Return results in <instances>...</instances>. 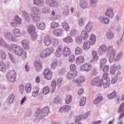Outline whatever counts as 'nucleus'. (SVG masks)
<instances>
[{
    "label": "nucleus",
    "mask_w": 124,
    "mask_h": 124,
    "mask_svg": "<svg viewBox=\"0 0 124 124\" xmlns=\"http://www.w3.org/2000/svg\"><path fill=\"white\" fill-rule=\"evenodd\" d=\"M10 51H13L17 56H22L23 55V59H27V52L23 50L22 47L18 46L17 45L12 44L11 48H9Z\"/></svg>",
    "instance_id": "obj_1"
},
{
    "label": "nucleus",
    "mask_w": 124,
    "mask_h": 124,
    "mask_svg": "<svg viewBox=\"0 0 124 124\" xmlns=\"http://www.w3.org/2000/svg\"><path fill=\"white\" fill-rule=\"evenodd\" d=\"M50 112V108L48 107H46L40 110L38 109L36 112V117H39V120H41L42 118L48 116L49 112Z\"/></svg>",
    "instance_id": "obj_2"
},
{
    "label": "nucleus",
    "mask_w": 124,
    "mask_h": 124,
    "mask_svg": "<svg viewBox=\"0 0 124 124\" xmlns=\"http://www.w3.org/2000/svg\"><path fill=\"white\" fill-rule=\"evenodd\" d=\"M96 39L95 36L93 34H92L90 37V40L87 42H84L83 43V49L84 50H88L91 48V46H93V44L95 43Z\"/></svg>",
    "instance_id": "obj_3"
},
{
    "label": "nucleus",
    "mask_w": 124,
    "mask_h": 124,
    "mask_svg": "<svg viewBox=\"0 0 124 124\" xmlns=\"http://www.w3.org/2000/svg\"><path fill=\"white\" fill-rule=\"evenodd\" d=\"M16 72L14 70L10 71L6 74V78L11 83H14L16 81Z\"/></svg>",
    "instance_id": "obj_4"
},
{
    "label": "nucleus",
    "mask_w": 124,
    "mask_h": 124,
    "mask_svg": "<svg viewBox=\"0 0 124 124\" xmlns=\"http://www.w3.org/2000/svg\"><path fill=\"white\" fill-rule=\"evenodd\" d=\"M53 53H54L53 48H47L41 52L40 56L42 59L47 58V57H48V56H50Z\"/></svg>",
    "instance_id": "obj_5"
},
{
    "label": "nucleus",
    "mask_w": 124,
    "mask_h": 124,
    "mask_svg": "<svg viewBox=\"0 0 124 124\" xmlns=\"http://www.w3.org/2000/svg\"><path fill=\"white\" fill-rule=\"evenodd\" d=\"M62 82V78H58L57 82L55 79L53 80L51 82V92L52 93H55V91H56V87H60L61 84Z\"/></svg>",
    "instance_id": "obj_6"
},
{
    "label": "nucleus",
    "mask_w": 124,
    "mask_h": 124,
    "mask_svg": "<svg viewBox=\"0 0 124 124\" xmlns=\"http://www.w3.org/2000/svg\"><path fill=\"white\" fill-rule=\"evenodd\" d=\"M46 3L48 6H50V7H55L57 8L59 6L58 1L55 0H46Z\"/></svg>",
    "instance_id": "obj_7"
},
{
    "label": "nucleus",
    "mask_w": 124,
    "mask_h": 124,
    "mask_svg": "<svg viewBox=\"0 0 124 124\" xmlns=\"http://www.w3.org/2000/svg\"><path fill=\"white\" fill-rule=\"evenodd\" d=\"M102 82H103V79H100L99 77H97L93 78L91 81L92 86H100V85H102Z\"/></svg>",
    "instance_id": "obj_8"
},
{
    "label": "nucleus",
    "mask_w": 124,
    "mask_h": 124,
    "mask_svg": "<svg viewBox=\"0 0 124 124\" xmlns=\"http://www.w3.org/2000/svg\"><path fill=\"white\" fill-rule=\"evenodd\" d=\"M4 36L6 39L9 40V41H14V42H15V41H16L17 40L16 38L13 36V34H12V33H11V32H6L5 33Z\"/></svg>",
    "instance_id": "obj_9"
},
{
    "label": "nucleus",
    "mask_w": 124,
    "mask_h": 124,
    "mask_svg": "<svg viewBox=\"0 0 124 124\" xmlns=\"http://www.w3.org/2000/svg\"><path fill=\"white\" fill-rule=\"evenodd\" d=\"M73 81L74 83H77V85L78 87H81V86H82V83L85 82V78L82 76H80L77 78L74 79Z\"/></svg>",
    "instance_id": "obj_10"
},
{
    "label": "nucleus",
    "mask_w": 124,
    "mask_h": 124,
    "mask_svg": "<svg viewBox=\"0 0 124 124\" xmlns=\"http://www.w3.org/2000/svg\"><path fill=\"white\" fill-rule=\"evenodd\" d=\"M43 74L44 77H45V78H46V79L47 80H51V79H52V77H53L52 71H51V70H50L49 69H45Z\"/></svg>",
    "instance_id": "obj_11"
},
{
    "label": "nucleus",
    "mask_w": 124,
    "mask_h": 124,
    "mask_svg": "<svg viewBox=\"0 0 124 124\" xmlns=\"http://www.w3.org/2000/svg\"><path fill=\"white\" fill-rule=\"evenodd\" d=\"M118 113H120V116L118 120H121V119H124V102L122 103L120 105V107L119 109Z\"/></svg>",
    "instance_id": "obj_12"
},
{
    "label": "nucleus",
    "mask_w": 124,
    "mask_h": 124,
    "mask_svg": "<svg viewBox=\"0 0 124 124\" xmlns=\"http://www.w3.org/2000/svg\"><path fill=\"white\" fill-rule=\"evenodd\" d=\"M108 49V47L105 45H101L98 48V52L99 53V55H103L105 54V52L107 51Z\"/></svg>",
    "instance_id": "obj_13"
},
{
    "label": "nucleus",
    "mask_w": 124,
    "mask_h": 124,
    "mask_svg": "<svg viewBox=\"0 0 124 124\" xmlns=\"http://www.w3.org/2000/svg\"><path fill=\"white\" fill-rule=\"evenodd\" d=\"M63 46L62 45L59 46L57 49V51L55 52V56L60 58L62 55V53H63Z\"/></svg>",
    "instance_id": "obj_14"
},
{
    "label": "nucleus",
    "mask_w": 124,
    "mask_h": 124,
    "mask_svg": "<svg viewBox=\"0 0 124 124\" xmlns=\"http://www.w3.org/2000/svg\"><path fill=\"white\" fill-rule=\"evenodd\" d=\"M34 65L35 67V70L37 71L38 72H39L40 70H41V69L42 68V62H41L38 61H35Z\"/></svg>",
    "instance_id": "obj_15"
},
{
    "label": "nucleus",
    "mask_w": 124,
    "mask_h": 124,
    "mask_svg": "<svg viewBox=\"0 0 124 124\" xmlns=\"http://www.w3.org/2000/svg\"><path fill=\"white\" fill-rule=\"evenodd\" d=\"M98 19L100 22L103 23V24H105V25H108L110 22L109 18L106 16H100Z\"/></svg>",
    "instance_id": "obj_16"
},
{
    "label": "nucleus",
    "mask_w": 124,
    "mask_h": 124,
    "mask_svg": "<svg viewBox=\"0 0 124 124\" xmlns=\"http://www.w3.org/2000/svg\"><path fill=\"white\" fill-rule=\"evenodd\" d=\"M21 43L24 49L28 50V49L30 48V41H29V40L25 39L22 41Z\"/></svg>",
    "instance_id": "obj_17"
},
{
    "label": "nucleus",
    "mask_w": 124,
    "mask_h": 124,
    "mask_svg": "<svg viewBox=\"0 0 124 124\" xmlns=\"http://www.w3.org/2000/svg\"><path fill=\"white\" fill-rule=\"evenodd\" d=\"M53 33L56 36H62L63 34V30L62 29H55L53 31Z\"/></svg>",
    "instance_id": "obj_18"
},
{
    "label": "nucleus",
    "mask_w": 124,
    "mask_h": 124,
    "mask_svg": "<svg viewBox=\"0 0 124 124\" xmlns=\"http://www.w3.org/2000/svg\"><path fill=\"white\" fill-rule=\"evenodd\" d=\"M13 33L15 37H21L22 36V32H21L19 29L17 28L14 29L13 30Z\"/></svg>",
    "instance_id": "obj_19"
},
{
    "label": "nucleus",
    "mask_w": 124,
    "mask_h": 124,
    "mask_svg": "<svg viewBox=\"0 0 124 124\" xmlns=\"http://www.w3.org/2000/svg\"><path fill=\"white\" fill-rule=\"evenodd\" d=\"M81 71H90L92 69V65L89 64H85L80 67Z\"/></svg>",
    "instance_id": "obj_20"
},
{
    "label": "nucleus",
    "mask_w": 124,
    "mask_h": 124,
    "mask_svg": "<svg viewBox=\"0 0 124 124\" xmlns=\"http://www.w3.org/2000/svg\"><path fill=\"white\" fill-rule=\"evenodd\" d=\"M93 22L90 21L85 26V31H87V32H90L92 31V30H93Z\"/></svg>",
    "instance_id": "obj_21"
},
{
    "label": "nucleus",
    "mask_w": 124,
    "mask_h": 124,
    "mask_svg": "<svg viewBox=\"0 0 124 124\" xmlns=\"http://www.w3.org/2000/svg\"><path fill=\"white\" fill-rule=\"evenodd\" d=\"M106 16L109 17V18H114V12L112 9H108L106 12Z\"/></svg>",
    "instance_id": "obj_22"
},
{
    "label": "nucleus",
    "mask_w": 124,
    "mask_h": 124,
    "mask_svg": "<svg viewBox=\"0 0 124 124\" xmlns=\"http://www.w3.org/2000/svg\"><path fill=\"white\" fill-rule=\"evenodd\" d=\"M34 4L38 7H42L44 5V0H34Z\"/></svg>",
    "instance_id": "obj_23"
},
{
    "label": "nucleus",
    "mask_w": 124,
    "mask_h": 124,
    "mask_svg": "<svg viewBox=\"0 0 124 124\" xmlns=\"http://www.w3.org/2000/svg\"><path fill=\"white\" fill-rule=\"evenodd\" d=\"M41 14L38 15H33L32 14H31V18L33 21V22H39L40 21V15Z\"/></svg>",
    "instance_id": "obj_24"
},
{
    "label": "nucleus",
    "mask_w": 124,
    "mask_h": 124,
    "mask_svg": "<svg viewBox=\"0 0 124 124\" xmlns=\"http://www.w3.org/2000/svg\"><path fill=\"white\" fill-rule=\"evenodd\" d=\"M107 51H108V54L109 55H112L113 56H116V50H114L113 46H109L108 47Z\"/></svg>",
    "instance_id": "obj_25"
},
{
    "label": "nucleus",
    "mask_w": 124,
    "mask_h": 124,
    "mask_svg": "<svg viewBox=\"0 0 124 124\" xmlns=\"http://www.w3.org/2000/svg\"><path fill=\"white\" fill-rule=\"evenodd\" d=\"M76 72L71 71L68 73L67 75V78L69 80H70V79H72V78H74V77H76Z\"/></svg>",
    "instance_id": "obj_26"
},
{
    "label": "nucleus",
    "mask_w": 124,
    "mask_h": 124,
    "mask_svg": "<svg viewBox=\"0 0 124 124\" xmlns=\"http://www.w3.org/2000/svg\"><path fill=\"white\" fill-rule=\"evenodd\" d=\"M102 99H103V96L99 94L98 96L94 100L93 103V104H98Z\"/></svg>",
    "instance_id": "obj_27"
},
{
    "label": "nucleus",
    "mask_w": 124,
    "mask_h": 124,
    "mask_svg": "<svg viewBox=\"0 0 124 124\" xmlns=\"http://www.w3.org/2000/svg\"><path fill=\"white\" fill-rule=\"evenodd\" d=\"M51 42L52 39H51V37H50L49 36H47L45 38L44 43L46 46H49V45L51 44Z\"/></svg>",
    "instance_id": "obj_28"
},
{
    "label": "nucleus",
    "mask_w": 124,
    "mask_h": 124,
    "mask_svg": "<svg viewBox=\"0 0 124 124\" xmlns=\"http://www.w3.org/2000/svg\"><path fill=\"white\" fill-rule=\"evenodd\" d=\"M31 11L33 13V15H36L39 14H41V12H40V10L38 7H33L31 8Z\"/></svg>",
    "instance_id": "obj_29"
},
{
    "label": "nucleus",
    "mask_w": 124,
    "mask_h": 124,
    "mask_svg": "<svg viewBox=\"0 0 124 124\" xmlns=\"http://www.w3.org/2000/svg\"><path fill=\"white\" fill-rule=\"evenodd\" d=\"M23 18L26 22H30L31 21V17H30V15L29 14L27 13L26 11H24L22 12Z\"/></svg>",
    "instance_id": "obj_30"
},
{
    "label": "nucleus",
    "mask_w": 124,
    "mask_h": 124,
    "mask_svg": "<svg viewBox=\"0 0 124 124\" xmlns=\"http://www.w3.org/2000/svg\"><path fill=\"white\" fill-rule=\"evenodd\" d=\"M15 98V96H14V94H11L7 99V102L9 104H11L14 102V99Z\"/></svg>",
    "instance_id": "obj_31"
},
{
    "label": "nucleus",
    "mask_w": 124,
    "mask_h": 124,
    "mask_svg": "<svg viewBox=\"0 0 124 124\" xmlns=\"http://www.w3.org/2000/svg\"><path fill=\"white\" fill-rule=\"evenodd\" d=\"M80 37H81L82 39H84V40H86V39H87L89 37V35L88 34V31L82 30L81 31Z\"/></svg>",
    "instance_id": "obj_32"
},
{
    "label": "nucleus",
    "mask_w": 124,
    "mask_h": 124,
    "mask_svg": "<svg viewBox=\"0 0 124 124\" xmlns=\"http://www.w3.org/2000/svg\"><path fill=\"white\" fill-rule=\"evenodd\" d=\"M80 5L81 8H83V9H86V8H88V7H89L88 2L84 0H81L80 1Z\"/></svg>",
    "instance_id": "obj_33"
},
{
    "label": "nucleus",
    "mask_w": 124,
    "mask_h": 124,
    "mask_svg": "<svg viewBox=\"0 0 124 124\" xmlns=\"http://www.w3.org/2000/svg\"><path fill=\"white\" fill-rule=\"evenodd\" d=\"M28 32L30 34L35 32V27L33 25H30L28 26Z\"/></svg>",
    "instance_id": "obj_34"
},
{
    "label": "nucleus",
    "mask_w": 124,
    "mask_h": 124,
    "mask_svg": "<svg viewBox=\"0 0 124 124\" xmlns=\"http://www.w3.org/2000/svg\"><path fill=\"white\" fill-rule=\"evenodd\" d=\"M70 48L68 47H65L63 49V54L64 57H68L70 55Z\"/></svg>",
    "instance_id": "obj_35"
},
{
    "label": "nucleus",
    "mask_w": 124,
    "mask_h": 124,
    "mask_svg": "<svg viewBox=\"0 0 124 124\" xmlns=\"http://www.w3.org/2000/svg\"><path fill=\"white\" fill-rule=\"evenodd\" d=\"M62 27L64 29V31H69V30H70V27L68 25V23L66 22H64L62 23Z\"/></svg>",
    "instance_id": "obj_36"
},
{
    "label": "nucleus",
    "mask_w": 124,
    "mask_h": 124,
    "mask_svg": "<svg viewBox=\"0 0 124 124\" xmlns=\"http://www.w3.org/2000/svg\"><path fill=\"white\" fill-rule=\"evenodd\" d=\"M0 46H2L5 48H9V45H8L7 43L4 41V40L1 38H0Z\"/></svg>",
    "instance_id": "obj_37"
},
{
    "label": "nucleus",
    "mask_w": 124,
    "mask_h": 124,
    "mask_svg": "<svg viewBox=\"0 0 124 124\" xmlns=\"http://www.w3.org/2000/svg\"><path fill=\"white\" fill-rule=\"evenodd\" d=\"M120 66H118V67H117L116 65H113L110 68V74L112 75L115 74L116 71L117 70V69H118V67H120Z\"/></svg>",
    "instance_id": "obj_38"
},
{
    "label": "nucleus",
    "mask_w": 124,
    "mask_h": 124,
    "mask_svg": "<svg viewBox=\"0 0 124 124\" xmlns=\"http://www.w3.org/2000/svg\"><path fill=\"white\" fill-rule=\"evenodd\" d=\"M92 54L93 56L92 59L93 62H96L97 61H98V56H97V52L95 50H93Z\"/></svg>",
    "instance_id": "obj_39"
},
{
    "label": "nucleus",
    "mask_w": 124,
    "mask_h": 124,
    "mask_svg": "<svg viewBox=\"0 0 124 124\" xmlns=\"http://www.w3.org/2000/svg\"><path fill=\"white\" fill-rule=\"evenodd\" d=\"M115 34L114 32L112 31H108L106 33V36L108 39H112V38H114Z\"/></svg>",
    "instance_id": "obj_40"
},
{
    "label": "nucleus",
    "mask_w": 124,
    "mask_h": 124,
    "mask_svg": "<svg viewBox=\"0 0 124 124\" xmlns=\"http://www.w3.org/2000/svg\"><path fill=\"white\" fill-rule=\"evenodd\" d=\"M36 26L39 30H41V31L45 30V23H37Z\"/></svg>",
    "instance_id": "obj_41"
},
{
    "label": "nucleus",
    "mask_w": 124,
    "mask_h": 124,
    "mask_svg": "<svg viewBox=\"0 0 124 124\" xmlns=\"http://www.w3.org/2000/svg\"><path fill=\"white\" fill-rule=\"evenodd\" d=\"M42 12L45 14H49V13L51 12V11L50 10V8L46 6L43 7V8L42 9Z\"/></svg>",
    "instance_id": "obj_42"
},
{
    "label": "nucleus",
    "mask_w": 124,
    "mask_h": 124,
    "mask_svg": "<svg viewBox=\"0 0 124 124\" xmlns=\"http://www.w3.org/2000/svg\"><path fill=\"white\" fill-rule=\"evenodd\" d=\"M65 43H72L73 42V39L70 36H68L63 40Z\"/></svg>",
    "instance_id": "obj_43"
},
{
    "label": "nucleus",
    "mask_w": 124,
    "mask_h": 124,
    "mask_svg": "<svg viewBox=\"0 0 124 124\" xmlns=\"http://www.w3.org/2000/svg\"><path fill=\"white\" fill-rule=\"evenodd\" d=\"M103 82H102V85H100V86H104V89H106L107 88H108L109 86H110V81H104L103 80Z\"/></svg>",
    "instance_id": "obj_44"
},
{
    "label": "nucleus",
    "mask_w": 124,
    "mask_h": 124,
    "mask_svg": "<svg viewBox=\"0 0 124 124\" xmlns=\"http://www.w3.org/2000/svg\"><path fill=\"white\" fill-rule=\"evenodd\" d=\"M7 67H8L6 66L3 62H0V71H4Z\"/></svg>",
    "instance_id": "obj_45"
},
{
    "label": "nucleus",
    "mask_w": 124,
    "mask_h": 124,
    "mask_svg": "<svg viewBox=\"0 0 124 124\" xmlns=\"http://www.w3.org/2000/svg\"><path fill=\"white\" fill-rule=\"evenodd\" d=\"M25 91L26 93H31V84L28 83L25 86Z\"/></svg>",
    "instance_id": "obj_46"
},
{
    "label": "nucleus",
    "mask_w": 124,
    "mask_h": 124,
    "mask_svg": "<svg viewBox=\"0 0 124 124\" xmlns=\"http://www.w3.org/2000/svg\"><path fill=\"white\" fill-rule=\"evenodd\" d=\"M30 35L31 36V39L32 41H35L37 40V37H38V35H37V34H36V32L32 33L31 34H30Z\"/></svg>",
    "instance_id": "obj_47"
},
{
    "label": "nucleus",
    "mask_w": 124,
    "mask_h": 124,
    "mask_svg": "<svg viewBox=\"0 0 124 124\" xmlns=\"http://www.w3.org/2000/svg\"><path fill=\"white\" fill-rule=\"evenodd\" d=\"M107 62V60L106 58H103L100 61V68H103L105 64Z\"/></svg>",
    "instance_id": "obj_48"
},
{
    "label": "nucleus",
    "mask_w": 124,
    "mask_h": 124,
    "mask_svg": "<svg viewBox=\"0 0 124 124\" xmlns=\"http://www.w3.org/2000/svg\"><path fill=\"white\" fill-rule=\"evenodd\" d=\"M15 22L17 25H21L22 23V19L18 16L15 17Z\"/></svg>",
    "instance_id": "obj_49"
},
{
    "label": "nucleus",
    "mask_w": 124,
    "mask_h": 124,
    "mask_svg": "<svg viewBox=\"0 0 124 124\" xmlns=\"http://www.w3.org/2000/svg\"><path fill=\"white\" fill-rule=\"evenodd\" d=\"M82 54V48L77 46L75 49L76 55H81Z\"/></svg>",
    "instance_id": "obj_50"
},
{
    "label": "nucleus",
    "mask_w": 124,
    "mask_h": 124,
    "mask_svg": "<svg viewBox=\"0 0 124 124\" xmlns=\"http://www.w3.org/2000/svg\"><path fill=\"white\" fill-rule=\"evenodd\" d=\"M77 62H81V63L85 62V59L82 56H79L77 57L76 60Z\"/></svg>",
    "instance_id": "obj_51"
},
{
    "label": "nucleus",
    "mask_w": 124,
    "mask_h": 124,
    "mask_svg": "<svg viewBox=\"0 0 124 124\" xmlns=\"http://www.w3.org/2000/svg\"><path fill=\"white\" fill-rule=\"evenodd\" d=\"M71 101H72V96L69 95H67L66 97V99H65V102L66 104H69V103H70Z\"/></svg>",
    "instance_id": "obj_52"
},
{
    "label": "nucleus",
    "mask_w": 124,
    "mask_h": 124,
    "mask_svg": "<svg viewBox=\"0 0 124 124\" xmlns=\"http://www.w3.org/2000/svg\"><path fill=\"white\" fill-rule=\"evenodd\" d=\"M85 23H86V21L85 19L81 18L78 20V24L80 27H83L85 25Z\"/></svg>",
    "instance_id": "obj_53"
},
{
    "label": "nucleus",
    "mask_w": 124,
    "mask_h": 124,
    "mask_svg": "<svg viewBox=\"0 0 124 124\" xmlns=\"http://www.w3.org/2000/svg\"><path fill=\"white\" fill-rule=\"evenodd\" d=\"M51 44L53 47H57L59 45V40L54 39L51 42Z\"/></svg>",
    "instance_id": "obj_54"
},
{
    "label": "nucleus",
    "mask_w": 124,
    "mask_h": 124,
    "mask_svg": "<svg viewBox=\"0 0 124 124\" xmlns=\"http://www.w3.org/2000/svg\"><path fill=\"white\" fill-rule=\"evenodd\" d=\"M116 95L117 93H116L115 91H114L113 93L108 95V98L109 99H112V98H114V97H116Z\"/></svg>",
    "instance_id": "obj_55"
},
{
    "label": "nucleus",
    "mask_w": 124,
    "mask_h": 124,
    "mask_svg": "<svg viewBox=\"0 0 124 124\" xmlns=\"http://www.w3.org/2000/svg\"><path fill=\"white\" fill-rule=\"evenodd\" d=\"M38 93H39V88H36L32 93V96L36 97L38 95Z\"/></svg>",
    "instance_id": "obj_56"
},
{
    "label": "nucleus",
    "mask_w": 124,
    "mask_h": 124,
    "mask_svg": "<svg viewBox=\"0 0 124 124\" xmlns=\"http://www.w3.org/2000/svg\"><path fill=\"white\" fill-rule=\"evenodd\" d=\"M0 55L2 59L5 60L6 59V53L3 50H0Z\"/></svg>",
    "instance_id": "obj_57"
},
{
    "label": "nucleus",
    "mask_w": 124,
    "mask_h": 124,
    "mask_svg": "<svg viewBox=\"0 0 124 124\" xmlns=\"http://www.w3.org/2000/svg\"><path fill=\"white\" fill-rule=\"evenodd\" d=\"M50 92V88L49 87L46 86L43 90V93L44 94H47V93H49Z\"/></svg>",
    "instance_id": "obj_58"
},
{
    "label": "nucleus",
    "mask_w": 124,
    "mask_h": 124,
    "mask_svg": "<svg viewBox=\"0 0 124 124\" xmlns=\"http://www.w3.org/2000/svg\"><path fill=\"white\" fill-rule=\"evenodd\" d=\"M85 104H86V97H83L80 100L79 105L80 106H84Z\"/></svg>",
    "instance_id": "obj_59"
},
{
    "label": "nucleus",
    "mask_w": 124,
    "mask_h": 124,
    "mask_svg": "<svg viewBox=\"0 0 124 124\" xmlns=\"http://www.w3.org/2000/svg\"><path fill=\"white\" fill-rule=\"evenodd\" d=\"M54 103H56V104L61 103V102H62V99H61L60 96H57L54 99Z\"/></svg>",
    "instance_id": "obj_60"
},
{
    "label": "nucleus",
    "mask_w": 124,
    "mask_h": 124,
    "mask_svg": "<svg viewBox=\"0 0 124 124\" xmlns=\"http://www.w3.org/2000/svg\"><path fill=\"white\" fill-rule=\"evenodd\" d=\"M50 27L52 29H55L59 27V23L56 22H52L50 24Z\"/></svg>",
    "instance_id": "obj_61"
},
{
    "label": "nucleus",
    "mask_w": 124,
    "mask_h": 124,
    "mask_svg": "<svg viewBox=\"0 0 124 124\" xmlns=\"http://www.w3.org/2000/svg\"><path fill=\"white\" fill-rule=\"evenodd\" d=\"M90 73L92 76H95L97 75V69L96 68L92 69Z\"/></svg>",
    "instance_id": "obj_62"
},
{
    "label": "nucleus",
    "mask_w": 124,
    "mask_h": 124,
    "mask_svg": "<svg viewBox=\"0 0 124 124\" xmlns=\"http://www.w3.org/2000/svg\"><path fill=\"white\" fill-rule=\"evenodd\" d=\"M60 110H63V111H69V110H70V107L68 105H66L61 108Z\"/></svg>",
    "instance_id": "obj_63"
},
{
    "label": "nucleus",
    "mask_w": 124,
    "mask_h": 124,
    "mask_svg": "<svg viewBox=\"0 0 124 124\" xmlns=\"http://www.w3.org/2000/svg\"><path fill=\"white\" fill-rule=\"evenodd\" d=\"M103 78L104 79L103 81H110V79H109V77H108V74L105 73L103 75Z\"/></svg>",
    "instance_id": "obj_64"
}]
</instances>
